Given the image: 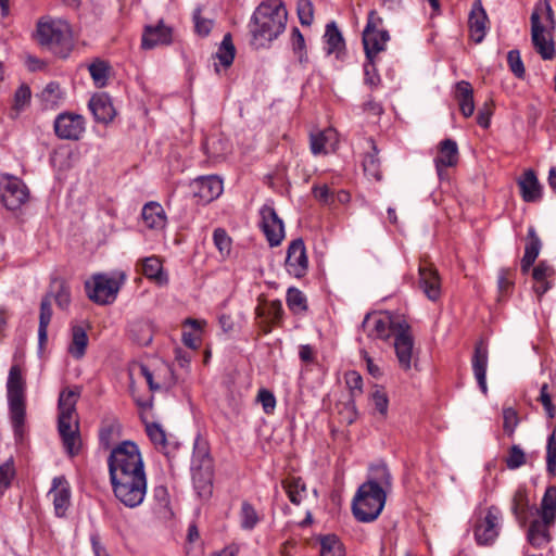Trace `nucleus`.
Listing matches in <instances>:
<instances>
[{
  "label": "nucleus",
  "instance_id": "obj_1",
  "mask_svg": "<svg viewBox=\"0 0 556 556\" xmlns=\"http://www.w3.org/2000/svg\"><path fill=\"white\" fill-rule=\"evenodd\" d=\"M392 477L383 464L370 467V476L359 485L352 502L354 517L361 522H371L381 514L391 489Z\"/></svg>",
  "mask_w": 556,
  "mask_h": 556
},
{
  "label": "nucleus",
  "instance_id": "obj_2",
  "mask_svg": "<svg viewBox=\"0 0 556 556\" xmlns=\"http://www.w3.org/2000/svg\"><path fill=\"white\" fill-rule=\"evenodd\" d=\"M287 10L278 0L262 2L252 15L250 33L251 45L255 49L267 47L286 28Z\"/></svg>",
  "mask_w": 556,
  "mask_h": 556
},
{
  "label": "nucleus",
  "instance_id": "obj_3",
  "mask_svg": "<svg viewBox=\"0 0 556 556\" xmlns=\"http://www.w3.org/2000/svg\"><path fill=\"white\" fill-rule=\"evenodd\" d=\"M78 393L73 390H63L59 396L58 430L66 453L75 456L80 450L78 421L75 419V407Z\"/></svg>",
  "mask_w": 556,
  "mask_h": 556
},
{
  "label": "nucleus",
  "instance_id": "obj_4",
  "mask_svg": "<svg viewBox=\"0 0 556 556\" xmlns=\"http://www.w3.org/2000/svg\"><path fill=\"white\" fill-rule=\"evenodd\" d=\"M36 39L55 55L66 58L72 50L73 40L70 25L62 20L43 17L38 21Z\"/></svg>",
  "mask_w": 556,
  "mask_h": 556
},
{
  "label": "nucleus",
  "instance_id": "obj_5",
  "mask_svg": "<svg viewBox=\"0 0 556 556\" xmlns=\"http://www.w3.org/2000/svg\"><path fill=\"white\" fill-rule=\"evenodd\" d=\"M108 466L110 479L146 473L140 450L132 441H124L114 447Z\"/></svg>",
  "mask_w": 556,
  "mask_h": 556
},
{
  "label": "nucleus",
  "instance_id": "obj_6",
  "mask_svg": "<svg viewBox=\"0 0 556 556\" xmlns=\"http://www.w3.org/2000/svg\"><path fill=\"white\" fill-rule=\"evenodd\" d=\"M7 389L14 435L22 438L26 416L25 381L22 377L21 368L17 365H13L10 368Z\"/></svg>",
  "mask_w": 556,
  "mask_h": 556
},
{
  "label": "nucleus",
  "instance_id": "obj_7",
  "mask_svg": "<svg viewBox=\"0 0 556 556\" xmlns=\"http://www.w3.org/2000/svg\"><path fill=\"white\" fill-rule=\"evenodd\" d=\"M125 279L126 276L122 271L94 274L90 280L85 282L86 293L89 300L97 304H111L115 301Z\"/></svg>",
  "mask_w": 556,
  "mask_h": 556
},
{
  "label": "nucleus",
  "instance_id": "obj_8",
  "mask_svg": "<svg viewBox=\"0 0 556 556\" xmlns=\"http://www.w3.org/2000/svg\"><path fill=\"white\" fill-rule=\"evenodd\" d=\"M116 498L129 508L139 506L147 493V476L135 475L110 479Z\"/></svg>",
  "mask_w": 556,
  "mask_h": 556
},
{
  "label": "nucleus",
  "instance_id": "obj_9",
  "mask_svg": "<svg viewBox=\"0 0 556 556\" xmlns=\"http://www.w3.org/2000/svg\"><path fill=\"white\" fill-rule=\"evenodd\" d=\"M390 40L389 31L383 27V20L376 10H371L367 16V24L363 31V45L366 59H376L383 51Z\"/></svg>",
  "mask_w": 556,
  "mask_h": 556
},
{
  "label": "nucleus",
  "instance_id": "obj_10",
  "mask_svg": "<svg viewBox=\"0 0 556 556\" xmlns=\"http://www.w3.org/2000/svg\"><path fill=\"white\" fill-rule=\"evenodd\" d=\"M402 320L393 319L389 313H368L362 323V328L370 339L388 340L391 333L395 334V325Z\"/></svg>",
  "mask_w": 556,
  "mask_h": 556
},
{
  "label": "nucleus",
  "instance_id": "obj_11",
  "mask_svg": "<svg viewBox=\"0 0 556 556\" xmlns=\"http://www.w3.org/2000/svg\"><path fill=\"white\" fill-rule=\"evenodd\" d=\"M394 350L400 364L404 370L412 368L414 359V338L410 333V326L406 320L395 325Z\"/></svg>",
  "mask_w": 556,
  "mask_h": 556
},
{
  "label": "nucleus",
  "instance_id": "obj_12",
  "mask_svg": "<svg viewBox=\"0 0 556 556\" xmlns=\"http://www.w3.org/2000/svg\"><path fill=\"white\" fill-rule=\"evenodd\" d=\"M53 128L58 138L77 141L86 130V121L80 114L63 112L55 117Z\"/></svg>",
  "mask_w": 556,
  "mask_h": 556
},
{
  "label": "nucleus",
  "instance_id": "obj_13",
  "mask_svg": "<svg viewBox=\"0 0 556 556\" xmlns=\"http://www.w3.org/2000/svg\"><path fill=\"white\" fill-rule=\"evenodd\" d=\"M501 519L502 514L497 507L491 506L488 508L485 516L478 519L473 529L478 544L488 545L495 541L500 534Z\"/></svg>",
  "mask_w": 556,
  "mask_h": 556
},
{
  "label": "nucleus",
  "instance_id": "obj_14",
  "mask_svg": "<svg viewBox=\"0 0 556 556\" xmlns=\"http://www.w3.org/2000/svg\"><path fill=\"white\" fill-rule=\"evenodd\" d=\"M261 229L270 247H278L285 238V226L271 205L265 204L260 210Z\"/></svg>",
  "mask_w": 556,
  "mask_h": 556
},
{
  "label": "nucleus",
  "instance_id": "obj_15",
  "mask_svg": "<svg viewBox=\"0 0 556 556\" xmlns=\"http://www.w3.org/2000/svg\"><path fill=\"white\" fill-rule=\"evenodd\" d=\"M0 197L4 206L10 211H14L27 201L28 189L21 179L10 177L0 187Z\"/></svg>",
  "mask_w": 556,
  "mask_h": 556
},
{
  "label": "nucleus",
  "instance_id": "obj_16",
  "mask_svg": "<svg viewBox=\"0 0 556 556\" xmlns=\"http://www.w3.org/2000/svg\"><path fill=\"white\" fill-rule=\"evenodd\" d=\"M286 269L295 278H302L307 273L308 258L304 241L301 238L294 239L288 247Z\"/></svg>",
  "mask_w": 556,
  "mask_h": 556
},
{
  "label": "nucleus",
  "instance_id": "obj_17",
  "mask_svg": "<svg viewBox=\"0 0 556 556\" xmlns=\"http://www.w3.org/2000/svg\"><path fill=\"white\" fill-rule=\"evenodd\" d=\"M531 37L533 46L542 59L552 60L555 56L554 45L545 35V26L536 10L531 14Z\"/></svg>",
  "mask_w": 556,
  "mask_h": 556
},
{
  "label": "nucleus",
  "instance_id": "obj_18",
  "mask_svg": "<svg viewBox=\"0 0 556 556\" xmlns=\"http://www.w3.org/2000/svg\"><path fill=\"white\" fill-rule=\"evenodd\" d=\"M52 496L54 513L58 517H64L71 506V485L64 476L54 477L49 491Z\"/></svg>",
  "mask_w": 556,
  "mask_h": 556
},
{
  "label": "nucleus",
  "instance_id": "obj_19",
  "mask_svg": "<svg viewBox=\"0 0 556 556\" xmlns=\"http://www.w3.org/2000/svg\"><path fill=\"white\" fill-rule=\"evenodd\" d=\"M173 41V29L161 20L156 25H147L143 29L141 47L153 49L157 46H167Z\"/></svg>",
  "mask_w": 556,
  "mask_h": 556
},
{
  "label": "nucleus",
  "instance_id": "obj_20",
  "mask_svg": "<svg viewBox=\"0 0 556 556\" xmlns=\"http://www.w3.org/2000/svg\"><path fill=\"white\" fill-rule=\"evenodd\" d=\"M193 191L203 202L210 203L223 193V180L215 175L197 178L193 184Z\"/></svg>",
  "mask_w": 556,
  "mask_h": 556
},
{
  "label": "nucleus",
  "instance_id": "obj_21",
  "mask_svg": "<svg viewBox=\"0 0 556 556\" xmlns=\"http://www.w3.org/2000/svg\"><path fill=\"white\" fill-rule=\"evenodd\" d=\"M458 162L457 143L452 139H444L439 144L438 155L434 159L437 174L440 179L445 176L447 167L455 166Z\"/></svg>",
  "mask_w": 556,
  "mask_h": 556
},
{
  "label": "nucleus",
  "instance_id": "obj_22",
  "mask_svg": "<svg viewBox=\"0 0 556 556\" xmlns=\"http://www.w3.org/2000/svg\"><path fill=\"white\" fill-rule=\"evenodd\" d=\"M88 106L98 123L109 124L116 115L111 98L104 92L93 94Z\"/></svg>",
  "mask_w": 556,
  "mask_h": 556
},
{
  "label": "nucleus",
  "instance_id": "obj_23",
  "mask_svg": "<svg viewBox=\"0 0 556 556\" xmlns=\"http://www.w3.org/2000/svg\"><path fill=\"white\" fill-rule=\"evenodd\" d=\"M419 287L430 301L441 296V281L438 271L431 265L419 266Z\"/></svg>",
  "mask_w": 556,
  "mask_h": 556
},
{
  "label": "nucleus",
  "instance_id": "obj_24",
  "mask_svg": "<svg viewBox=\"0 0 556 556\" xmlns=\"http://www.w3.org/2000/svg\"><path fill=\"white\" fill-rule=\"evenodd\" d=\"M489 353L488 348L483 342H479L475 346V353L471 359L472 370L478 386L483 394L488 393L486 386V368H488Z\"/></svg>",
  "mask_w": 556,
  "mask_h": 556
},
{
  "label": "nucleus",
  "instance_id": "obj_25",
  "mask_svg": "<svg viewBox=\"0 0 556 556\" xmlns=\"http://www.w3.org/2000/svg\"><path fill=\"white\" fill-rule=\"evenodd\" d=\"M486 22V13L482 5L480 4V2L478 1L472 7L468 20L470 37L476 43H480L485 37Z\"/></svg>",
  "mask_w": 556,
  "mask_h": 556
},
{
  "label": "nucleus",
  "instance_id": "obj_26",
  "mask_svg": "<svg viewBox=\"0 0 556 556\" xmlns=\"http://www.w3.org/2000/svg\"><path fill=\"white\" fill-rule=\"evenodd\" d=\"M542 249V241L539 238L534 227H529L527 235V243L525 247V254L520 261V268L523 274H527L535 260L538 258Z\"/></svg>",
  "mask_w": 556,
  "mask_h": 556
},
{
  "label": "nucleus",
  "instance_id": "obj_27",
  "mask_svg": "<svg viewBox=\"0 0 556 556\" xmlns=\"http://www.w3.org/2000/svg\"><path fill=\"white\" fill-rule=\"evenodd\" d=\"M520 194L526 202H536L542 198V187L535 173L528 169L518 180Z\"/></svg>",
  "mask_w": 556,
  "mask_h": 556
},
{
  "label": "nucleus",
  "instance_id": "obj_28",
  "mask_svg": "<svg viewBox=\"0 0 556 556\" xmlns=\"http://www.w3.org/2000/svg\"><path fill=\"white\" fill-rule=\"evenodd\" d=\"M141 216L144 225L150 229L161 230L165 227L167 222L165 211L157 202L144 204Z\"/></svg>",
  "mask_w": 556,
  "mask_h": 556
},
{
  "label": "nucleus",
  "instance_id": "obj_29",
  "mask_svg": "<svg viewBox=\"0 0 556 556\" xmlns=\"http://www.w3.org/2000/svg\"><path fill=\"white\" fill-rule=\"evenodd\" d=\"M88 334L81 325H72L71 342L67 346L68 354L75 359H81L88 346Z\"/></svg>",
  "mask_w": 556,
  "mask_h": 556
},
{
  "label": "nucleus",
  "instance_id": "obj_30",
  "mask_svg": "<svg viewBox=\"0 0 556 556\" xmlns=\"http://www.w3.org/2000/svg\"><path fill=\"white\" fill-rule=\"evenodd\" d=\"M141 273L150 280L159 286H164L168 282V276L164 271L161 260L157 256H149L141 261Z\"/></svg>",
  "mask_w": 556,
  "mask_h": 556
},
{
  "label": "nucleus",
  "instance_id": "obj_31",
  "mask_svg": "<svg viewBox=\"0 0 556 556\" xmlns=\"http://www.w3.org/2000/svg\"><path fill=\"white\" fill-rule=\"evenodd\" d=\"M455 99L465 117H470L475 112L473 89L466 80H460L455 86Z\"/></svg>",
  "mask_w": 556,
  "mask_h": 556
},
{
  "label": "nucleus",
  "instance_id": "obj_32",
  "mask_svg": "<svg viewBox=\"0 0 556 556\" xmlns=\"http://www.w3.org/2000/svg\"><path fill=\"white\" fill-rule=\"evenodd\" d=\"M128 333L134 342L146 346L153 339V326L148 319H136L128 325Z\"/></svg>",
  "mask_w": 556,
  "mask_h": 556
},
{
  "label": "nucleus",
  "instance_id": "obj_33",
  "mask_svg": "<svg viewBox=\"0 0 556 556\" xmlns=\"http://www.w3.org/2000/svg\"><path fill=\"white\" fill-rule=\"evenodd\" d=\"M52 318L51 295L47 294L40 303L39 326H38V343L42 349L48 340V326Z\"/></svg>",
  "mask_w": 556,
  "mask_h": 556
},
{
  "label": "nucleus",
  "instance_id": "obj_34",
  "mask_svg": "<svg viewBox=\"0 0 556 556\" xmlns=\"http://www.w3.org/2000/svg\"><path fill=\"white\" fill-rule=\"evenodd\" d=\"M552 522L541 519H535L531 522L528 530V541L534 547H542L551 540L548 526Z\"/></svg>",
  "mask_w": 556,
  "mask_h": 556
},
{
  "label": "nucleus",
  "instance_id": "obj_35",
  "mask_svg": "<svg viewBox=\"0 0 556 556\" xmlns=\"http://www.w3.org/2000/svg\"><path fill=\"white\" fill-rule=\"evenodd\" d=\"M511 513L521 527H525L529 517V500L522 489H518L511 498Z\"/></svg>",
  "mask_w": 556,
  "mask_h": 556
},
{
  "label": "nucleus",
  "instance_id": "obj_36",
  "mask_svg": "<svg viewBox=\"0 0 556 556\" xmlns=\"http://www.w3.org/2000/svg\"><path fill=\"white\" fill-rule=\"evenodd\" d=\"M324 39L327 54L340 53L345 48L344 38L333 21L326 25Z\"/></svg>",
  "mask_w": 556,
  "mask_h": 556
},
{
  "label": "nucleus",
  "instance_id": "obj_37",
  "mask_svg": "<svg viewBox=\"0 0 556 556\" xmlns=\"http://www.w3.org/2000/svg\"><path fill=\"white\" fill-rule=\"evenodd\" d=\"M289 500L299 505L306 495V485L301 478H289L282 482Z\"/></svg>",
  "mask_w": 556,
  "mask_h": 556
},
{
  "label": "nucleus",
  "instance_id": "obj_38",
  "mask_svg": "<svg viewBox=\"0 0 556 556\" xmlns=\"http://www.w3.org/2000/svg\"><path fill=\"white\" fill-rule=\"evenodd\" d=\"M236 48L232 43L231 35L228 33L224 36L215 58L218 60V64L225 68L229 67L235 59Z\"/></svg>",
  "mask_w": 556,
  "mask_h": 556
},
{
  "label": "nucleus",
  "instance_id": "obj_39",
  "mask_svg": "<svg viewBox=\"0 0 556 556\" xmlns=\"http://www.w3.org/2000/svg\"><path fill=\"white\" fill-rule=\"evenodd\" d=\"M319 556H345V549L339 538L328 534L320 538Z\"/></svg>",
  "mask_w": 556,
  "mask_h": 556
},
{
  "label": "nucleus",
  "instance_id": "obj_40",
  "mask_svg": "<svg viewBox=\"0 0 556 556\" xmlns=\"http://www.w3.org/2000/svg\"><path fill=\"white\" fill-rule=\"evenodd\" d=\"M556 397V388L551 387L547 383H543L540 388V394L538 402H540L544 408L545 415L548 419H554L556 416V406L553 404V400Z\"/></svg>",
  "mask_w": 556,
  "mask_h": 556
},
{
  "label": "nucleus",
  "instance_id": "obj_41",
  "mask_svg": "<svg viewBox=\"0 0 556 556\" xmlns=\"http://www.w3.org/2000/svg\"><path fill=\"white\" fill-rule=\"evenodd\" d=\"M371 144V152H368L363 160V167L365 173L377 179H381L380 161L378 159V150L372 139L369 140Z\"/></svg>",
  "mask_w": 556,
  "mask_h": 556
},
{
  "label": "nucleus",
  "instance_id": "obj_42",
  "mask_svg": "<svg viewBox=\"0 0 556 556\" xmlns=\"http://www.w3.org/2000/svg\"><path fill=\"white\" fill-rule=\"evenodd\" d=\"M556 510V488H547L541 503V517L547 522H554Z\"/></svg>",
  "mask_w": 556,
  "mask_h": 556
},
{
  "label": "nucleus",
  "instance_id": "obj_43",
  "mask_svg": "<svg viewBox=\"0 0 556 556\" xmlns=\"http://www.w3.org/2000/svg\"><path fill=\"white\" fill-rule=\"evenodd\" d=\"M51 288L52 292L49 293L51 299H54L60 308H66L71 303V292L66 282L62 279H54Z\"/></svg>",
  "mask_w": 556,
  "mask_h": 556
},
{
  "label": "nucleus",
  "instance_id": "obj_44",
  "mask_svg": "<svg viewBox=\"0 0 556 556\" xmlns=\"http://www.w3.org/2000/svg\"><path fill=\"white\" fill-rule=\"evenodd\" d=\"M90 76L98 88H103L108 84L110 66L102 60H96L88 66Z\"/></svg>",
  "mask_w": 556,
  "mask_h": 556
},
{
  "label": "nucleus",
  "instance_id": "obj_45",
  "mask_svg": "<svg viewBox=\"0 0 556 556\" xmlns=\"http://www.w3.org/2000/svg\"><path fill=\"white\" fill-rule=\"evenodd\" d=\"M146 431L156 450L167 455V439L164 429L156 422L147 424Z\"/></svg>",
  "mask_w": 556,
  "mask_h": 556
},
{
  "label": "nucleus",
  "instance_id": "obj_46",
  "mask_svg": "<svg viewBox=\"0 0 556 556\" xmlns=\"http://www.w3.org/2000/svg\"><path fill=\"white\" fill-rule=\"evenodd\" d=\"M258 521L260 517L255 508L249 502H243L240 510L241 528L244 530H252Z\"/></svg>",
  "mask_w": 556,
  "mask_h": 556
},
{
  "label": "nucleus",
  "instance_id": "obj_47",
  "mask_svg": "<svg viewBox=\"0 0 556 556\" xmlns=\"http://www.w3.org/2000/svg\"><path fill=\"white\" fill-rule=\"evenodd\" d=\"M287 304L288 307L294 313L304 312L307 308L305 295L296 288L288 289Z\"/></svg>",
  "mask_w": 556,
  "mask_h": 556
},
{
  "label": "nucleus",
  "instance_id": "obj_48",
  "mask_svg": "<svg viewBox=\"0 0 556 556\" xmlns=\"http://www.w3.org/2000/svg\"><path fill=\"white\" fill-rule=\"evenodd\" d=\"M546 469L549 473L556 476V426L547 438Z\"/></svg>",
  "mask_w": 556,
  "mask_h": 556
},
{
  "label": "nucleus",
  "instance_id": "obj_49",
  "mask_svg": "<svg viewBox=\"0 0 556 556\" xmlns=\"http://www.w3.org/2000/svg\"><path fill=\"white\" fill-rule=\"evenodd\" d=\"M333 131L331 129L311 135V150L312 153L317 155L326 152V143L332 138Z\"/></svg>",
  "mask_w": 556,
  "mask_h": 556
},
{
  "label": "nucleus",
  "instance_id": "obj_50",
  "mask_svg": "<svg viewBox=\"0 0 556 556\" xmlns=\"http://www.w3.org/2000/svg\"><path fill=\"white\" fill-rule=\"evenodd\" d=\"M505 463L508 469H517L526 464V453L519 445H513L508 451Z\"/></svg>",
  "mask_w": 556,
  "mask_h": 556
},
{
  "label": "nucleus",
  "instance_id": "obj_51",
  "mask_svg": "<svg viewBox=\"0 0 556 556\" xmlns=\"http://www.w3.org/2000/svg\"><path fill=\"white\" fill-rule=\"evenodd\" d=\"M213 241L217 250L223 255H228L231 250V239L227 235L226 230L217 228L213 232Z\"/></svg>",
  "mask_w": 556,
  "mask_h": 556
},
{
  "label": "nucleus",
  "instance_id": "obj_52",
  "mask_svg": "<svg viewBox=\"0 0 556 556\" xmlns=\"http://www.w3.org/2000/svg\"><path fill=\"white\" fill-rule=\"evenodd\" d=\"M194 30L199 36H207L213 28V20L204 18L201 15V9L197 8L193 12Z\"/></svg>",
  "mask_w": 556,
  "mask_h": 556
},
{
  "label": "nucleus",
  "instance_id": "obj_53",
  "mask_svg": "<svg viewBox=\"0 0 556 556\" xmlns=\"http://www.w3.org/2000/svg\"><path fill=\"white\" fill-rule=\"evenodd\" d=\"M296 10L300 23L302 25L309 26L314 18V8L312 1L299 0Z\"/></svg>",
  "mask_w": 556,
  "mask_h": 556
},
{
  "label": "nucleus",
  "instance_id": "obj_54",
  "mask_svg": "<svg viewBox=\"0 0 556 556\" xmlns=\"http://www.w3.org/2000/svg\"><path fill=\"white\" fill-rule=\"evenodd\" d=\"M292 47L294 53L298 55L300 63L307 62V53L305 51V40L299 28L292 29Z\"/></svg>",
  "mask_w": 556,
  "mask_h": 556
},
{
  "label": "nucleus",
  "instance_id": "obj_55",
  "mask_svg": "<svg viewBox=\"0 0 556 556\" xmlns=\"http://www.w3.org/2000/svg\"><path fill=\"white\" fill-rule=\"evenodd\" d=\"M507 63L516 77L522 78L525 76L526 71L518 50H510L507 53Z\"/></svg>",
  "mask_w": 556,
  "mask_h": 556
},
{
  "label": "nucleus",
  "instance_id": "obj_56",
  "mask_svg": "<svg viewBox=\"0 0 556 556\" xmlns=\"http://www.w3.org/2000/svg\"><path fill=\"white\" fill-rule=\"evenodd\" d=\"M554 274L555 269L546 261H541L532 270V277L536 282L548 281Z\"/></svg>",
  "mask_w": 556,
  "mask_h": 556
},
{
  "label": "nucleus",
  "instance_id": "obj_57",
  "mask_svg": "<svg viewBox=\"0 0 556 556\" xmlns=\"http://www.w3.org/2000/svg\"><path fill=\"white\" fill-rule=\"evenodd\" d=\"M14 473L15 471L12 460H8L0 465V492H3L10 486Z\"/></svg>",
  "mask_w": 556,
  "mask_h": 556
},
{
  "label": "nucleus",
  "instance_id": "obj_58",
  "mask_svg": "<svg viewBox=\"0 0 556 556\" xmlns=\"http://www.w3.org/2000/svg\"><path fill=\"white\" fill-rule=\"evenodd\" d=\"M364 73H365V84L369 85L370 87H377L380 83V76L377 72L376 65H375V59L368 60L364 64Z\"/></svg>",
  "mask_w": 556,
  "mask_h": 556
},
{
  "label": "nucleus",
  "instance_id": "obj_59",
  "mask_svg": "<svg viewBox=\"0 0 556 556\" xmlns=\"http://www.w3.org/2000/svg\"><path fill=\"white\" fill-rule=\"evenodd\" d=\"M202 466L204 468L203 479L199 478L201 476V472L193 468V481L195 484L203 482V488H208L211 483V477H212V465L211 459L208 457L203 458Z\"/></svg>",
  "mask_w": 556,
  "mask_h": 556
},
{
  "label": "nucleus",
  "instance_id": "obj_60",
  "mask_svg": "<svg viewBox=\"0 0 556 556\" xmlns=\"http://www.w3.org/2000/svg\"><path fill=\"white\" fill-rule=\"evenodd\" d=\"M345 383L353 396L356 395L357 393H362L363 378L357 371L351 370L346 372Z\"/></svg>",
  "mask_w": 556,
  "mask_h": 556
},
{
  "label": "nucleus",
  "instance_id": "obj_61",
  "mask_svg": "<svg viewBox=\"0 0 556 556\" xmlns=\"http://www.w3.org/2000/svg\"><path fill=\"white\" fill-rule=\"evenodd\" d=\"M30 89L26 85H22L15 91L14 94V106L17 111L23 110L30 101Z\"/></svg>",
  "mask_w": 556,
  "mask_h": 556
},
{
  "label": "nucleus",
  "instance_id": "obj_62",
  "mask_svg": "<svg viewBox=\"0 0 556 556\" xmlns=\"http://www.w3.org/2000/svg\"><path fill=\"white\" fill-rule=\"evenodd\" d=\"M503 419H504V431L511 435L518 425V415L513 408H505L503 410Z\"/></svg>",
  "mask_w": 556,
  "mask_h": 556
},
{
  "label": "nucleus",
  "instance_id": "obj_63",
  "mask_svg": "<svg viewBox=\"0 0 556 556\" xmlns=\"http://www.w3.org/2000/svg\"><path fill=\"white\" fill-rule=\"evenodd\" d=\"M257 400L262 404L265 413L268 414L274 410V408L276 406V399L270 391H268L266 389L260 390V392L257 394Z\"/></svg>",
  "mask_w": 556,
  "mask_h": 556
},
{
  "label": "nucleus",
  "instance_id": "obj_64",
  "mask_svg": "<svg viewBox=\"0 0 556 556\" xmlns=\"http://www.w3.org/2000/svg\"><path fill=\"white\" fill-rule=\"evenodd\" d=\"M372 403L375 408L381 414L386 415L388 412L389 400L387 394L381 390H376L372 393Z\"/></svg>",
  "mask_w": 556,
  "mask_h": 556
}]
</instances>
